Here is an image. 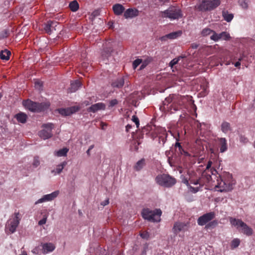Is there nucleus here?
I'll return each mask as SVG.
<instances>
[{
  "label": "nucleus",
  "mask_w": 255,
  "mask_h": 255,
  "mask_svg": "<svg viewBox=\"0 0 255 255\" xmlns=\"http://www.w3.org/2000/svg\"><path fill=\"white\" fill-rule=\"evenodd\" d=\"M230 221L233 226L236 227L244 234L248 236H251L253 234V229L241 220L230 218Z\"/></svg>",
  "instance_id": "nucleus-2"
},
{
  "label": "nucleus",
  "mask_w": 255,
  "mask_h": 255,
  "mask_svg": "<svg viewBox=\"0 0 255 255\" xmlns=\"http://www.w3.org/2000/svg\"><path fill=\"white\" fill-rule=\"evenodd\" d=\"M68 150L69 149L67 148L60 149V150L56 151L55 155L59 157L66 156Z\"/></svg>",
  "instance_id": "nucleus-33"
},
{
  "label": "nucleus",
  "mask_w": 255,
  "mask_h": 255,
  "mask_svg": "<svg viewBox=\"0 0 255 255\" xmlns=\"http://www.w3.org/2000/svg\"><path fill=\"white\" fill-rule=\"evenodd\" d=\"M182 182L187 186H189V181L187 178L184 177L182 179Z\"/></svg>",
  "instance_id": "nucleus-54"
},
{
  "label": "nucleus",
  "mask_w": 255,
  "mask_h": 255,
  "mask_svg": "<svg viewBox=\"0 0 255 255\" xmlns=\"http://www.w3.org/2000/svg\"><path fill=\"white\" fill-rule=\"evenodd\" d=\"M19 215V212L15 213L14 218L12 220H10L7 222L6 229L7 231H8L9 234H12L15 232L20 220Z\"/></svg>",
  "instance_id": "nucleus-8"
},
{
  "label": "nucleus",
  "mask_w": 255,
  "mask_h": 255,
  "mask_svg": "<svg viewBox=\"0 0 255 255\" xmlns=\"http://www.w3.org/2000/svg\"><path fill=\"white\" fill-rule=\"evenodd\" d=\"M220 4V0H205L200 4L199 9L201 11L211 10L219 6Z\"/></svg>",
  "instance_id": "nucleus-7"
},
{
  "label": "nucleus",
  "mask_w": 255,
  "mask_h": 255,
  "mask_svg": "<svg viewBox=\"0 0 255 255\" xmlns=\"http://www.w3.org/2000/svg\"><path fill=\"white\" fill-rule=\"evenodd\" d=\"M10 54V51L5 49L1 51L0 53V57L2 60H7L9 59V56Z\"/></svg>",
  "instance_id": "nucleus-30"
},
{
  "label": "nucleus",
  "mask_w": 255,
  "mask_h": 255,
  "mask_svg": "<svg viewBox=\"0 0 255 255\" xmlns=\"http://www.w3.org/2000/svg\"><path fill=\"white\" fill-rule=\"evenodd\" d=\"M214 32H215V31L210 29V28H205L202 30V31L201 32V34L203 36H206L211 33H212L213 34Z\"/></svg>",
  "instance_id": "nucleus-38"
},
{
  "label": "nucleus",
  "mask_w": 255,
  "mask_h": 255,
  "mask_svg": "<svg viewBox=\"0 0 255 255\" xmlns=\"http://www.w3.org/2000/svg\"><path fill=\"white\" fill-rule=\"evenodd\" d=\"M218 140L220 145V151L221 152H224L227 149V143L225 138H218Z\"/></svg>",
  "instance_id": "nucleus-23"
},
{
  "label": "nucleus",
  "mask_w": 255,
  "mask_h": 255,
  "mask_svg": "<svg viewBox=\"0 0 255 255\" xmlns=\"http://www.w3.org/2000/svg\"><path fill=\"white\" fill-rule=\"evenodd\" d=\"M241 58H240L239 60V61L237 62L235 64V66L236 67H239L240 65H241V63L240 62V61L241 60Z\"/></svg>",
  "instance_id": "nucleus-59"
},
{
  "label": "nucleus",
  "mask_w": 255,
  "mask_h": 255,
  "mask_svg": "<svg viewBox=\"0 0 255 255\" xmlns=\"http://www.w3.org/2000/svg\"><path fill=\"white\" fill-rule=\"evenodd\" d=\"M211 175H212V173L208 170H205L202 172L200 180H202V182H204L203 184L205 183H209L212 180Z\"/></svg>",
  "instance_id": "nucleus-21"
},
{
  "label": "nucleus",
  "mask_w": 255,
  "mask_h": 255,
  "mask_svg": "<svg viewBox=\"0 0 255 255\" xmlns=\"http://www.w3.org/2000/svg\"><path fill=\"white\" fill-rule=\"evenodd\" d=\"M118 101L117 99H113L110 101V107H114L117 104H118Z\"/></svg>",
  "instance_id": "nucleus-52"
},
{
  "label": "nucleus",
  "mask_w": 255,
  "mask_h": 255,
  "mask_svg": "<svg viewBox=\"0 0 255 255\" xmlns=\"http://www.w3.org/2000/svg\"><path fill=\"white\" fill-rule=\"evenodd\" d=\"M113 10L116 15H119L123 13L125 8L122 4L117 3L113 5Z\"/></svg>",
  "instance_id": "nucleus-24"
},
{
  "label": "nucleus",
  "mask_w": 255,
  "mask_h": 255,
  "mask_svg": "<svg viewBox=\"0 0 255 255\" xmlns=\"http://www.w3.org/2000/svg\"><path fill=\"white\" fill-rule=\"evenodd\" d=\"M212 164V162L209 161L205 170H208V171H210V173H211L212 175H215L217 173V171L215 169L211 168Z\"/></svg>",
  "instance_id": "nucleus-35"
},
{
  "label": "nucleus",
  "mask_w": 255,
  "mask_h": 255,
  "mask_svg": "<svg viewBox=\"0 0 255 255\" xmlns=\"http://www.w3.org/2000/svg\"><path fill=\"white\" fill-rule=\"evenodd\" d=\"M181 33L179 32H172L166 35L165 37L167 38L173 39L177 38L180 35Z\"/></svg>",
  "instance_id": "nucleus-37"
},
{
  "label": "nucleus",
  "mask_w": 255,
  "mask_h": 255,
  "mask_svg": "<svg viewBox=\"0 0 255 255\" xmlns=\"http://www.w3.org/2000/svg\"><path fill=\"white\" fill-rule=\"evenodd\" d=\"M160 16L162 18L175 19L181 17L182 14L180 9L174 6H170L167 9L160 11Z\"/></svg>",
  "instance_id": "nucleus-5"
},
{
  "label": "nucleus",
  "mask_w": 255,
  "mask_h": 255,
  "mask_svg": "<svg viewBox=\"0 0 255 255\" xmlns=\"http://www.w3.org/2000/svg\"><path fill=\"white\" fill-rule=\"evenodd\" d=\"M92 14L94 15V16H97V15H98L99 14V11L98 10H95L94 11Z\"/></svg>",
  "instance_id": "nucleus-64"
},
{
  "label": "nucleus",
  "mask_w": 255,
  "mask_h": 255,
  "mask_svg": "<svg viewBox=\"0 0 255 255\" xmlns=\"http://www.w3.org/2000/svg\"><path fill=\"white\" fill-rule=\"evenodd\" d=\"M133 142V145L131 146L130 149L131 150H132V148H133V150L137 151L138 149V145L140 144V142L136 141H134Z\"/></svg>",
  "instance_id": "nucleus-47"
},
{
  "label": "nucleus",
  "mask_w": 255,
  "mask_h": 255,
  "mask_svg": "<svg viewBox=\"0 0 255 255\" xmlns=\"http://www.w3.org/2000/svg\"><path fill=\"white\" fill-rule=\"evenodd\" d=\"M167 136V134L166 133H164L162 135H160L158 137L159 139V142H162V144L164 145V144L165 143L166 141V137Z\"/></svg>",
  "instance_id": "nucleus-41"
},
{
  "label": "nucleus",
  "mask_w": 255,
  "mask_h": 255,
  "mask_svg": "<svg viewBox=\"0 0 255 255\" xmlns=\"http://www.w3.org/2000/svg\"><path fill=\"white\" fill-rule=\"evenodd\" d=\"M181 144H180V143L179 142H176V143H175V147L176 148H177V147H178V148H181Z\"/></svg>",
  "instance_id": "nucleus-62"
},
{
  "label": "nucleus",
  "mask_w": 255,
  "mask_h": 255,
  "mask_svg": "<svg viewBox=\"0 0 255 255\" xmlns=\"http://www.w3.org/2000/svg\"><path fill=\"white\" fill-rule=\"evenodd\" d=\"M218 179L225 183H232L233 186L235 184V181L233 179L232 174L228 172H226L223 175L220 176Z\"/></svg>",
  "instance_id": "nucleus-19"
},
{
  "label": "nucleus",
  "mask_w": 255,
  "mask_h": 255,
  "mask_svg": "<svg viewBox=\"0 0 255 255\" xmlns=\"http://www.w3.org/2000/svg\"><path fill=\"white\" fill-rule=\"evenodd\" d=\"M81 86V83L79 80H76L71 84L69 90L70 92H75Z\"/></svg>",
  "instance_id": "nucleus-26"
},
{
  "label": "nucleus",
  "mask_w": 255,
  "mask_h": 255,
  "mask_svg": "<svg viewBox=\"0 0 255 255\" xmlns=\"http://www.w3.org/2000/svg\"><path fill=\"white\" fill-rule=\"evenodd\" d=\"M189 227V222H177L174 223L172 230L175 234H177L180 232L188 230Z\"/></svg>",
  "instance_id": "nucleus-11"
},
{
  "label": "nucleus",
  "mask_w": 255,
  "mask_h": 255,
  "mask_svg": "<svg viewBox=\"0 0 255 255\" xmlns=\"http://www.w3.org/2000/svg\"><path fill=\"white\" fill-rule=\"evenodd\" d=\"M94 145H91L88 148V149L87 150L86 152L88 155H90V151L94 148Z\"/></svg>",
  "instance_id": "nucleus-56"
},
{
  "label": "nucleus",
  "mask_w": 255,
  "mask_h": 255,
  "mask_svg": "<svg viewBox=\"0 0 255 255\" xmlns=\"http://www.w3.org/2000/svg\"><path fill=\"white\" fill-rule=\"evenodd\" d=\"M59 194V191H56L51 194L44 195L41 198L35 202V204L43 203L44 202L52 201Z\"/></svg>",
  "instance_id": "nucleus-16"
},
{
  "label": "nucleus",
  "mask_w": 255,
  "mask_h": 255,
  "mask_svg": "<svg viewBox=\"0 0 255 255\" xmlns=\"http://www.w3.org/2000/svg\"><path fill=\"white\" fill-rule=\"evenodd\" d=\"M109 203V199H107L106 200H105L104 201H103L102 202H101V205L105 206L108 205Z\"/></svg>",
  "instance_id": "nucleus-55"
},
{
  "label": "nucleus",
  "mask_w": 255,
  "mask_h": 255,
  "mask_svg": "<svg viewBox=\"0 0 255 255\" xmlns=\"http://www.w3.org/2000/svg\"><path fill=\"white\" fill-rule=\"evenodd\" d=\"M139 11L135 8H130L127 9L124 13V16L125 18H132L138 16Z\"/></svg>",
  "instance_id": "nucleus-18"
},
{
  "label": "nucleus",
  "mask_w": 255,
  "mask_h": 255,
  "mask_svg": "<svg viewBox=\"0 0 255 255\" xmlns=\"http://www.w3.org/2000/svg\"><path fill=\"white\" fill-rule=\"evenodd\" d=\"M131 120L132 122L135 123L136 128H138L139 126V121L138 118L136 116L134 115L132 117Z\"/></svg>",
  "instance_id": "nucleus-46"
},
{
  "label": "nucleus",
  "mask_w": 255,
  "mask_h": 255,
  "mask_svg": "<svg viewBox=\"0 0 255 255\" xmlns=\"http://www.w3.org/2000/svg\"><path fill=\"white\" fill-rule=\"evenodd\" d=\"M177 98H179L178 96L176 95H169L168 97H167L165 100L163 102V108L164 110H167V107H168V104L171 103H173L174 100H175Z\"/></svg>",
  "instance_id": "nucleus-22"
},
{
  "label": "nucleus",
  "mask_w": 255,
  "mask_h": 255,
  "mask_svg": "<svg viewBox=\"0 0 255 255\" xmlns=\"http://www.w3.org/2000/svg\"><path fill=\"white\" fill-rule=\"evenodd\" d=\"M131 128V126L130 125H128L126 127V131L128 132L129 130Z\"/></svg>",
  "instance_id": "nucleus-61"
},
{
  "label": "nucleus",
  "mask_w": 255,
  "mask_h": 255,
  "mask_svg": "<svg viewBox=\"0 0 255 255\" xmlns=\"http://www.w3.org/2000/svg\"><path fill=\"white\" fill-rule=\"evenodd\" d=\"M15 118L18 122L24 124L25 123L27 120V116L25 114L20 113L15 116Z\"/></svg>",
  "instance_id": "nucleus-28"
},
{
  "label": "nucleus",
  "mask_w": 255,
  "mask_h": 255,
  "mask_svg": "<svg viewBox=\"0 0 255 255\" xmlns=\"http://www.w3.org/2000/svg\"><path fill=\"white\" fill-rule=\"evenodd\" d=\"M69 7L72 11H76L79 8V4L76 0H73L70 3Z\"/></svg>",
  "instance_id": "nucleus-34"
},
{
  "label": "nucleus",
  "mask_w": 255,
  "mask_h": 255,
  "mask_svg": "<svg viewBox=\"0 0 255 255\" xmlns=\"http://www.w3.org/2000/svg\"><path fill=\"white\" fill-rule=\"evenodd\" d=\"M190 183H192V184H193L194 185H197V184H200V185H203V182H202V180H200V178L196 180H194L193 179H191L190 180Z\"/></svg>",
  "instance_id": "nucleus-48"
},
{
  "label": "nucleus",
  "mask_w": 255,
  "mask_h": 255,
  "mask_svg": "<svg viewBox=\"0 0 255 255\" xmlns=\"http://www.w3.org/2000/svg\"><path fill=\"white\" fill-rule=\"evenodd\" d=\"M99 255H106L105 250H101Z\"/></svg>",
  "instance_id": "nucleus-60"
},
{
  "label": "nucleus",
  "mask_w": 255,
  "mask_h": 255,
  "mask_svg": "<svg viewBox=\"0 0 255 255\" xmlns=\"http://www.w3.org/2000/svg\"><path fill=\"white\" fill-rule=\"evenodd\" d=\"M199 46V44L196 43H192L191 45V47L193 49H197Z\"/></svg>",
  "instance_id": "nucleus-57"
},
{
  "label": "nucleus",
  "mask_w": 255,
  "mask_h": 255,
  "mask_svg": "<svg viewBox=\"0 0 255 255\" xmlns=\"http://www.w3.org/2000/svg\"><path fill=\"white\" fill-rule=\"evenodd\" d=\"M184 150L182 148V146H181V148H178V150H177V152H179L180 154H181V152H183V151H184Z\"/></svg>",
  "instance_id": "nucleus-63"
},
{
  "label": "nucleus",
  "mask_w": 255,
  "mask_h": 255,
  "mask_svg": "<svg viewBox=\"0 0 255 255\" xmlns=\"http://www.w3.org/2000/svg\"><path fill=\"white\" fill-rule=\"evenodd\" d=\"M67 162L66 161H63L60 164L58 165L56 167V172L58 174H60L62 170L63 169L64 167L67 165Z\"/></svg>",
  "instance_id": "nucleus-36"
},
{
  "label": "nucleus",
  "mask_w": 255,
  "mask_h": 255,
  "mask_svg": "<svg viewBox=\"0 0 255 255\" xmlns=\"http://www.w3.org/2000/svg\"><path fill=\"white\" fill-rule=\"evenodd\" d=\"M221 130L225 133L231 130L230 124L226 122H223L221 125Z\"/></svg>",
  "instance_id": "nucleus-31"
},
{
  "label": "nucleus",
  "mask_w": 255,
  "mask_h": 255,
  "mask_svg": "<svg viewBox=\"0 0 255 255\" xmlns=\"http://www.w3.org/2000/svg\"><path fill=\"white\" fill-rule=\"evenodd\" d=\"M140 237L145 239H148L149 238V234L147 232H143L140 234Z\"/></svg>",
  "instance_id": "nucleus-50"
},
{
  "label": "nucleus",
  "mask_w": 255,
  "mask_h": 255,
  "mask_svg": "<svg viewBox=\"0 0 255 255\" xmlns=\"http://www.w3.org/2000/svg\"><path fill=\"white\" fill-rule=\"evenodd\" d=\"M79 108L76 106L69 107L66 109H60L58 110L59 114L64 116H69L78 111Z\"/></svg>",
  "instance_id": "nucleus-17"
},
{
  "label": "nucleus",
  "mask_w": 255,
  "mask_h": 255,
  "mask_svg": "<svg viewBox=\"0 0 255 255\" xmlns=\"http://www.w3.org/2000/svg\"><path fill=\"white\" fill-rule=\"evenodd\" d=\"M43 253L47 254L52 252L55 249V246L52 243H45L42 245Z\"/></svg>",
  "instance_id": "nucleus-25"
},
{
  "label": "nucleus",
  "mask_w": 255,
  "mask_h": 255,
  "mask_svg": "<svg viewBox=\"0 0 255 255\" xmlns=\"http://www.w3.org/2000/svg\"><path fill=\"white\" fill-rule=\"evenodd\" d=\"M142 60L140 59H137L135 60L132 63V67L134 69H136L137 67L141 63Z\"/></svg>",
  "instance_id": "nucleus-45"
},
{
  "label": "nucleus",
  "mask_w": 255,
  "mask_h": 255,
  "mask_svg": "<svg viewBox=\"0 0 255 255\" xmlns=\"http://www.w3.org/2000/svg\"><path fill=\"white\" fill-rule=\"evenodd\" d=\"M240 5L244 9H247L249 5V0H239Z\"/></svg>",
  "instance_id": "nucleus-40"
},
{
  "label": "nucleus",
  "mask_w": 255,
  "mask_h": 255,
  "mask_svg": "<svg viewBox=\"0 0 255 255\" xmlns=\"http://www.w3.org/2000/svg\"><path fill=\"white\" fill-rule=\"evenodd\" d=\"M218 224V222L217 220H213L210 221L208 224L206 226L207 229L214 228L216 227Z\"/></svg>",
  "instance_id": "nucleus-39"
},
{
  "label": "nucleus",
  "mask_w": 255,
  "mask_h": 255,
  "mask_svg": "<svg viewBox=\"0 0 255 255\" xmlns=\"http://www.w3.org/2000/svg\"><path fill=\"white\" fill-rule=\"evenodd\" d=\"M142 217L149 221L158 222L160 221L162 211L159 209L151 210L148 208L143 209L141 212Z\"/></svg>",
  "instance_id": "nucleus-1"
},
{
  "label": "nucleus",
  "mask_w": 255,
  "mask_h": 255,
  "mask_svg": "<svg viewBox=\"0 0 255 255\" xmlns=\"http://www.w3.org/2000/svg\"><path fill=\"white\" fill-rule=\"evenodd\" d=\"M46 220H47V217H44L42 219H41V220H40L38 222V225H42L45 224L46 222Z\"/></svg>",
  "instance_id": "nucleus-53"
},
{
  "label": "nucleus",
  "mask_w": 255,
  "mask_h": 255,
  "mask_svg": "<svg viewBox=\"0 0 255 255\" xmlns=\"http://www.w3.org/2000/svg\"><path fill=\"white\" fill-rule=\"evenodd\" d=\"M9 34L8 30L4 29L0 32V39H3L7 37Z\"/></svg>",
  "instance_id": "nucleus-44"
},
{
  "label": "nucleus",
  "mask_w": 255,
  "mask_h": 255,
  "mask_svg": "<svg viewBox=\"0 0 255 255\" xmlns=\"http://www.w3.org/2000/svg\"><path fill=\"white\" fill-rule=\"evenodd\" d=\"M125 83V80L123 78L117 79L112 83V86L114 88H121Z\"/></svg>",
  "instance_id": "nucleus-27"
},
{
  "label": "nucleus",
  "mask_w": 255,
  "mask_h": 255,
  "mask_svg": "<svg viewBox=\"0 0 255 255\" xmlns=\"http://www.w3.org/2000/svg\"><path fill=\"white\" fill-rule=\"evenodd\" d=\"M210 38L214 41H218L220 39L227 40L230 39V36L227 32H222L218 34L215 31L214 34L211 36Z\"/></svg>",
  "instance_id": "nucleus-15"
},
{
  "label": "nucleus",
  "mask_w": 255,
  "mask_h": 255,
  "mask_svg": "<svg viewBox=\"0 0 255 255\" xmlns=\"http://www.w3.org/2000/svg\"><path fill=\"white\" fill-rule=\"evenodd\" d=\"M216 214L214 212H210L206 213L198 218L197 220V223L200 226H204L206 224L214 219L215 217Z\"/></svg>",
  "instance_id": "nucleus-9"
},
{
  "label": "nucleus",
  "mask_w": 255,
  "mask_h": 255,
  "mask_svg": "<svg viewBox=\"0 0 255 255\" xmlns=\"http://www.w3.org/2000/svg\"><path fill=\"white\" fill-rule=\"evenodd\" d=\"M190 183H192V184H193L194 185H197V184H200V185H203V182H202V180H200V178L196 180H194L193 179H191L190 180Z\"/></svg>",
  "instance_id": "nucleus-49"
},
{
  "label": "nucleus",
  "mask_w": 255,
  "mask_h": 255,
  "mask_svg": "<svg viewBox=\"0 0 255 255\" xmlns=\"http://www.w3.org/2000/svg\"><path fill=\"white\" fill-rule=\"evenodd\" d=\"M106 106L104 103H99L92 105L87 109V111L89 112L95 113L100 110H105Z\"/></svg>",
  "instance_id": "nucleus-20"
},
{
  "label": "nucleus",
  "mask_w": 255,
  "mask_h": 255,
  "mask_svg": "<svg viewBox=\"0 0 255 255\" xmlns=\"http://www.w3.org/2000/svg\"><path fill=\"white\" fill-rule=\"evenodd\" d=\"M40 165V160L38 156H35L33 159L32 165L34 167L36 168Z\"/></svg>",
  "instance_id": "nucleus-43"
},
{
  "label": "nucleus",
  "mask_w": 255,
  "mask_h": 255,
  "mask_svg": "<svg viewBox=\"0 0 255 255\" xmlns=\"http://www.w3.org/2000/svg\"><path fill=\"white\" fill-rule=\"evenodd\" d=\"M155 181L158 185L166 188H170L176 183L175 178L166 174L157 175Z\"/></svg>",
  "instance_id": "nucleus-3"
},
{
  "label": "nucleus",
  "mask_w": 255,
  "mask_h": 255,
  "mask_svg": "<svg viewBox=\"0 0 255 255\" xmlns=\"http://www.w3.org/2000/svg\"><path fill=\"white\" fill-rule=\"evenodd\" d=\"M181 155H184L185 156H190V154L186 151L184 150L183 152H181Z\"/></svg>",
  "instance_id": "nucleus-58"
},
{
  "label": "nucleus",
  "mask_w": 255,
  "mask_h": 255,
  "mask_svg": "<svg viewBox=\"0 0 255 255\" xmlns=\"http://www.w3.org/2000/svg\"><path fill=\"white\" fill-rule=\"evenodd\" d=\"M217 184L215 185V188L219 189H217V191H220L221 192H228L231 191L233 189V186H232V183H225L222 181H220L219 179H217Z\"/></svg>",
  "instance_id": "nucleus-13"
},
{
  "label": "nucleus",
  "mask_w": 255,
  "mask_h": 255,
  "mask_svg": "<svg viewBox=\"0 0 255 255\" xmlns=\"http://www.w3.org/2000/svg\"><path fill=\"white\" fill-rule=\"evenodd\" d=\"M181 99L182 98L180 97H179V98H177L169 107H167V110L170 111L171 113H174L179 111L181 108Z\"/></svg>",
  "instance_id": "nucleus-14"
},
{
  "label": "nucleus",
  "mask_w": 255,
  "mask_h": 255,
  "mask_svg": "<svg viewBox=\"0 0 255 255\" xmlns=\"http://www.w3.org/2000/svg\"><path fill=\"white\" fill-rule=\"evenodd\" d=\"M115 45V43L110 40L106 41L104 44V48L102 53L103 57L108 58L113 52V48Z\"/></svg>",
  "instance_id": "nucleus-10"
},
{
  "label": "nucleus",
  "mask_w": 255,
  "mask_h": 255,
  "mask_svg": "<svg viewBox=\"0 0 255 255\" xmlns=\"http://www.w3.org/2000/svg\"><path fill=\"white\" fill-rule=\"evenodd\" d=\"M24 106L29 111L39 112L47 109L49 105L43 103H37L27 100L23 103Z\"/></svg>",
  "instance_id": "nucleus-4"
},
{
  "label": "nucleus",
  "mask_w": 255,
  "mask_h": 255,
  "mask_svg": "<svg viewBox=\"0 0 255 255\" xmlns=\"http://www.w3.org/2000/svg\"><path fill=\"white\" fill-rule=\"evenodd\" d=\"M222 15L224 19L227 22H230L234 17L232 13H229L227 11H223Z\"/></svg>",
  "instance_id": "nucleus-32"
},
{
  "label": "nucleus",
  "mask_w": 255,
  "mask_h": 255,
  "mask_svg": "<svg viewBox=\"0 0 255 255\" xmlns=\"http://www.w3.org/2000/svg\"><path fill=\"white\" fill-rule=\"evenodd\" d=\"M58 23L55 21H48L43 25V29L46 33L51 34L58 28Z\"/></svg>",
  "instance_id": "nucleus-12"
},
{
  "label": "nucleus",
  "mask_w": 255,
  "mask_h": 255,
  "mask_svg": "<svg viewBox=\"0 0 255 255\" xmlns=\"http://www.w3.org/2000/svg\"><path fill=\"white\" fill-rule=\"evenodd\" d=\"M240 243V241L239 239H234L231 243V247L232 249H235L238 247Z\"/></svg>",
  "instance_id": "nucleus-42"
},
{
  "label": "nucleus",
  "mask_w": 255,
  "mask_h": 255,
  "mask_svg": "<svg viewBox=\"0 0 255 255\" xmlns=\"http://www.w3.org/2000/svg\"><path fill=\"white\" fill-rule=\"evenodd\" d=\"M145 165V160L142 158L138 161L134 166V169L136 171H140Z\"/></svg>",
  "instance_id": "nucleus-29"
},
{
  "label": "nucleus",
  "mask_w": 255,
  "mask_h": 255,
  "mask_svg": "<svg viewBox=\"0 0 255 255\" xmlns=\"http://www.w3.org/2000/svg\"><path fill=\"white\" fill-rule=\"evenodd\" d=\"M43 129L39 131V136L43 139H47L52 137V130L54 125L52 123L44 124L42 125Z\"/></svg>",
  "instance_id": "nucleus-6"
},
{
  "label": "nucleus",
  "mask_w": 255,
  "mask_h": 255,
  "mask_svg": "<svg viewBox=\"0 0 255 255\" xmlns=\"http://www.w3.org/2000/svg\"><path fill=\"white\" fill-rule=\"evenodd\" d=\"M178 61H179V58H175L173 59L169 63V66H170L171 68H173V67L175 64L178 63Z\"/></svg>",
  "instance_id": "nucleus-51"
}]
</instances>
